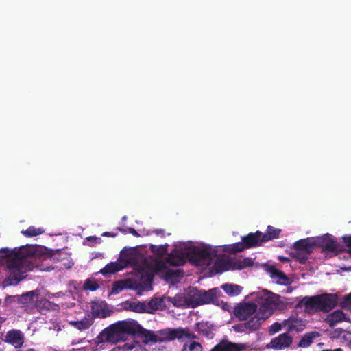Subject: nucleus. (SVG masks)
<instances>
[{
    "label": "nucleus",
    "mask_w": 351,
    "mask_h": 351,
    "mask_svg": "<svg viewBox=\"0 0 351 351\" xmlns=\"http://www.w3.org/2000/svg\"><path fill=\"white\" fill-rule=\"evenodd\" d=\"M37 256V246L25 245L19 248L0 250L2 263L5 265L9 274L8 281L10 285H17L23 278V274L32 269L30 259Z\"/></svg>",
    "instance_id": "nucleus-1"
},
{
    "label": "nucleus",
    "mask_w": 351,
    "mask_h": 351,
    "mask_svg": "<svg viewBox=\"0 0 351 351\" xmlns=\"http://www.w3.org/2000/svg\"><path fill=\"white\" fill-rule=\"evenodd\" d=\"M145 332L137 321L128 319L110 325L100 332L97 338L100 343H117L125 341L128 335H145Z\"/></svg>",
    "instance_id": "nucleus-2"
},
{
    "label": "nucleus",
    "mask_w": 351,
    "mask_h": 351,
    "mask_svg": "<svg viewBox=\"0 0 351 351\" xmlns=\"http://www.w3.org/2000/svg\"><path fill=\"white\" fill-rule=\"evenodd\" d=\"M339 302L336 293H322L313 296H305L299 302L298 305L304 307V311L308 314L317 313H328L335 308Z\"/></svg>",
    "instance_id": "nucleus-3"
},
{
    "label": "nucleus",
    "mask_w": 351,
    "mask_h": 351,
    "mask_svg": "<svg viewBox=\"0 0 351 351\" xmlns=\"http://www.w3.org/2000/svg\"><path fill=\"white\" fill-rule=\"evenodd\" d=\"M263 295L259 298L258 313L263 319H268L274 313V306L278 304L279 296L267 290L263 291Z\"/></svg>",
    "instance_id": "nucleus-4"
},
{
    "label": "nucleus",
    "mask_w": 351,
    "mask_h": 351,
    "mask_svg": "<svg viewBox=\"0 0 351 351\" xmlns=\"http://www.w3.org/2000/svg\"><path fill=\"white\" fill-rule=\"evenodd\" d=\"M188 261L193 265L199 266L205 261L209 262L212 254L209 249L193 247L187 250Z\"/></svg>",
    "instance_id": "nucleus-5"
},
{
    "label": "nucleus",
    "mask_w": 351,
    "mask_h": 351,
    "mask_svg": "<svg viewBox=\"0 0 351 351\" xmlns=\"http://www.w3.org/2000/svg\"><path fill=\"white\" fill-rule=\"evenodd\" d=\"M258 310L257 305L254 302L239 303L233 308V314L240 321L247 320Z\"/></svg>",
    "instance_id": "nucleus-6"
},
{
    "label": "nucleus",
    "mask_w": 351,
    "mask_h": 351,
    "mask_svg": "<svg viewBox=\"0 0 351 351\" xmlns=\"http://www.w3.org/2000/svg\"><path fill=\"white\" fill-rule=\"evenodd\" d=\"M315 247H321L324 252L337 254L338 243L329 234L314 238Z\"/></svg>",
    "instance_id": "nucleus-7"
},
{
    "label": "nucleus",
    "mask_w": 351,
    "mask_h": 351,
    "mask_svg": "<svg viewBox=\"0 0 351 351\" xmlns=\"http://www.w3.org/2000/svg\"><path fill=\"white\" fill-rule=\"evenodd\" d=\"M187 250L174 248L166 257V262L173 267L184 265L188 260Z\"/></svg>",
    "instance_id": "nucleus-8"
},
{
    "label": "nucleus",
    "mask_w": 351,
    "mask_h": 351,
    "mask_svg": "<svg viewBox=\"0 0 351 351\" xmlns=\"http://www.w3.org/2000/svg\"><path fill=\"white\" fill-rule=\"evenodd\" d=\"M247 347L244 343H237L228 339H222L210 351H243Z\"/></svg>",
    "instance_id": "nucleus-9"
},
{
    "label": "nucleus",
    "mask_w": 351,
    "mask_h": 351,
    "mask_svg": "<svg viewBox=\"0 0 351 351\" xmlns=\"http://www.w3.org/2000/svg\"><path fill=\"white\" fill-rule=\"evenodd\" d=\"M293 342V338L287 333H282L278 337L271 339L270 346L268 348H271L277 350H282L290 346Z\"/></svg>",
    "instance_id": "nucleus-10"
},
{
    "label": "nucleus",
    "mask_w": 351,
    "mask_h": 351,
    "mask_svg": "<svg viewBox=\"0 0 351 351\" xmlns=\"http://www.w3.org/2000/svg\"><path fill=\"white\" fill-rule=\"evenodd\" d=\"M266 270L269 274L270 277L275 280L277 284L282 285H288L291 284L289 278L285 274V273L278 269L274 265H267Z\"/></svg>",
    "instance_id": "nucleus-11"
},
{
    "label": "nucleus",
    "mask_w": 351,
    "mask_h": 351,
    "mask_svg": "<svg viewBox=\"0 0 351 351\" xmlns=\"http://www.w3.org/2000/svg\"><path fill=\"white\" fill-rule=\"evenodd\" d=\"M221 293L218 288H213L208 291L200 290V305L217 302Z\"/></svg>",
    "instance_id": "nucleus-12"
},
{
    "label": "nucleus",
    "mask_w": 351,
    "mask_h": 351,
    "mask_svg": "<svg viewBox=\"0 0 351 351\" xmlns=\"http://www.w3.org/2000/svg\"><path fill=\"white\" fill-rule=\"evenodd\" d=\"M159 341L167 342L181 339V328H166L158 332Z\"/></svg>",
    "instance_id": "nucleus-13"
},
{
    "label": "nucleus",
    "mask_w": 351,
    "mask_h": 351,
    "mask_svg": "<svg viewBox=\"0 0 351 351\" xmlns=\"http://www.w3.org/2000/svg\"><path fill=\"white\" fill-rule=\"evenodd\" d=\"M5 341L12 344L16 348H21L24 343V335L19 330H10L5 335Z\"/></svg>",
    "instance_id": "nucleus-14"
},
{
    "label": "nucleus",
    "mask_w": 351,
    "mask_h": 351,
    "mask_svg": "<svg viewBox=\"0 0 351 351\" xmlns=\"http://www.w3.org/2000/svg\"><path fill=\"white\" fill-rule=\"evenodd\" d=\"M262 240V232L259 230L254 233L250 232L242 237V241H244L247 249L261 245L264 243Z\"/></svg>",
    "instance_id": "nucleus-15"
},
{
    "label": "nucleus",
    "mask_w": 351,
    "mask_h": 351,
    "mask_svg": "<svg viewBox=\"0 0 351 351\" xmlns=\"http://www.w3.org/2000/svg\"><path fill=\"white\" fill-rule=\"evenodd\" d=\"M195 330L207 339H213L215 336V326L209 322H201L195 324Z\"/></svg>",
    "instance_id": "nucleus-16"
},
{
    "label": "nucleus",
    "mask_w": 351,
    "mask_h": 351,
    "mask_svg": "<svg viewBox=\"0 0 351 351\" xmlns=\"http://www.w3.org/2000/svg\"><path fill=\"white\" fill-rule=\"evenodd\" d=\"M315 247L314 238H307L305 239H300L295 242L293 245V249L300 252H304L307 254H311L313 248Z\"/></svg>",
    "instance_id": "nucleus-17"
},
{
    "label": "nucleus",
    "mask_w": 351,
    "mask_h": 351,
    "mask_svg": "<svg viewBox=\"0 0 351 351\" xmlns=\"http://www.w3.org/2000/svg\"><path fill=\"white\" fill-rule=\"evenodd\" d=\"M283 327L285 328L288 332H299L304 330L305 325L302 319L298 318H289L282 322Z\"/></svg>",
    "instance_id": "nucleus-18"
},
{
    "label": "nucleus",
    "mask_w": 351,
    "mask_h": 351,
    "mask_svg": "<svg viewBox=\"0 0 351 351\" xmlns=\"http://www.w3.org/2000/svg\"><path fill=\"white\" fill-rule=\"evenodd\" d=\"M213 269L216 273H222L228 270H236L234 259L219 260L215 263Z\"/></svg>",
    "instance_id": "nucleus-19"
},
{
    "label": "nucleus",
    "mask_w": 351,
    "mask_h": 351,
    "mask_svg": "<svg viewBox=\"0 0 351 351\" xmlns=\"http://www.w3.org/2000/svg\"><path fill=\"white\" fill-rule=\"evenodd\" d=\"M185 296L187 307L195 308L200 306V290L193 288Z\"/></svg>",
    "instance_id": "nucleus-20"
},
{
    "label": "nucleus",
    "mask_w": 351,
    "mask_h": 351,
    "mask_svg": "<svg viewBox=\"0 0 351 351\" xmlns=\"http://www.w3.org/2000/svg\"><path fill=\"white\" fill-rule=\"evenodd\" d=\"M347 321L346 314L341 310H336L334 312L328 314L325 319V322L328 324L330 327H334L337 324Z\"/></svg>",
    "instance_id": "nucleus-21"
},
{
    "label": "nucleus",
    "mask_w": 351,
    "mask_h": 351,
    "mask_svg": "<svg viewBox=\"0 0 351 351\" xmlns=\"http://www.w3.org/2000/svg\"><path fill=\"white\" fill-rule=\"evenodd\" d=\"M165 298H152L147 304V313H152L157 310H163L166 308L165 303Z\"/></svg>",
    "instance_id": "nucleus-22"
},
{
    "label": "nucleus",
    "mask_w": 351,
    "mask_h": 351,
    "mask_svg": "<svg viewBox=\"0 0 351 351\" xmlns=\"http://www.w3.org/2000/svg\"><path fill=\"white\" fill-rule=\"evenodd\" d=\"M125 308L126 310H130L131 311L138 313H147L149 311H147V304L145 302H128L127 301L125 304Z\"/></svg>",
    "instance_id": "nucleus-23"
},
{
    "label": "nucleus",
    "mask_w": 351,
    "mask_h": 351,
    "mask_svg": "<svg viewBox=\"0 0 351 351\" xmlns=\"http://www.w3.org/2000/svg\"><path fill=\"white\" fill-rule=\"evenodd\" d=\"M265 320H266V319H263L262 316L257 313L254 316L251 317L250 320L245 322L248 330L250 332H253L259 330Z\"/></svg>",
    "instance_id": "nucleus-24"
},
{
    "label": "nucleus",
    "mask_w": 351,
    "mask_h": 351,
    "mask_svg": "<svg viewBox=\"0 0 351 351\" xmlns=\"http://www.w3.org/2000/svg\"><path fill=\"white\" fill-rule=\"evenodd\" d=\"M281 229L276 228L272 226L269 225L265 233L262 232L263 240L264 243L269 241L277 239L279 237L281 232Z\"/></svg>",
    "instance_id": "nucleus-25"
},
{
    "label": "nucleus",
    "mask_w": 351,
    "mask_h": 351,
    "mask_svg": "<svg viewBox=\"0 0 351 351\" xmlns=\"http://www.w3.org/2000/svg\"><path fill=\"white\" fill-rule=\"evenodd\" d=\"M93 319L89 316L88 317H84L80 321H73L70 322L71 325L80 330H85L88 329L93 325Z\"/></svg>",
    "instance_id": "nucleus-26"
},
{
    "label": "nucleus",
    "mask_w": 351,
    "mask_h": 351,
    "mask_svg": "<svg viewBox=\"0 0 351 351\" xmlns=\"http://www.w3.org/2000/svg\"><path fill=\"white\" fill-rule=\"evenodd\" d=\"M221 289L230 296L238 295L241 293L243 287L234 284L225 283L221 285Z\"/></svg>",
    "instance_id": "nucleus-27"
},
{
    "label": "nucleus",
    "mask_w": 351,
    "mask_h": 351,
    "mask_svg": "<svg viewBox=\"0 0 351 351\" xmlns=\"http://www.w3.org/2000/svg\"><path fill=\"white\" fill-rule=\"evenodd\" d=\"M123 269V266L117 262H111L107 264L100 270V273L104 275L114 274Z\"/></svg>",
    "instance_id": "nucleus-28"
},
{
    "label": "nucleus",
    "mask_w": 351,
    "mask_h": 351,
    "mask_svg": "<svg viewBox=\"0 0 351 351\" xmlns=\"http://www.w3.org/2000/svg\"><path fill=\"white\" fill-rule=\"evenodd\" d=\"M167 299L169 302H171L174 306H187L186 296L184 293L176 294L174 297H167Z\"/></svg>",
    "instance_id": "nucleus-29"
},
{
    "label": "nucleus",
    "mask_w": 351,
    "mask_h": 351,
    "mask_svg": "<svg viewBox=\"0 0 351 351\" xmlns=\"http://www.w3.org/2000/svg\"><path fill=\"white\" fill-rule=\"evenodd\" d=\"M167 244L160 245L152 244L149 246V250L156 256L158 257L157 258H160L167 254Z\"/></svg>",
    "instance_id": "nucleus-30"
},
{
    "label": "nucleus",
    "mask_w": 351,
    "mask_h": 351,
    "mask_svg": "<svg viewBox=\"0 0 351 351\" xmlns=\"http://www.w3.org/2000/svg\"><path fill=\"white\" fill-rule=\"evenodd\" d=\"M317 336H318V333L315 332L306 333L302 337L298 343V346L302 348L309 346L313 343V339Z\"/></svg>",
    "instance_id": "nucleus-31"
},
{
    "label": "nucleus",
    "mask_w": 351,
    "mask_h": 351,
    "mask_svg": "<svg viewBox=\"0 0 351 351\" xmlns=\"http://www.w3.org/2000/svg\"><path fill=\"white\" fill-rule=\"evenodd\" d=\"M167 263L166 261H162L161 258L154 259L152 267V271L156 274L163 272L167 269Z\"/></svg>",
    "instance_id": "nucleus-32"
},
{
    "label": "nucleus",
    "mask_w": 351,
    "mask_h": 351,
    "mask_svg": "<svg viewBox=\"0 0 351 351\" xmlns=\"http://www.w3.org/2000/svg\"><path fill=\"white\" fill-rule=\"evenodd\" d=\"M45 232V230L43 228H36L34 226H29L25 230H22L21 233L27 237H32L42 234Z\"/></svg>",
    "instance_id": "nucleus-33"
},
{
    "label": "nucleus",
    "mask_w": 351,
    "mask_h": 351,
    "mask_svg": "<svg viewBox=\"0 0 351 351\" xmlns=\"http://www.w3.org/2000/svg\"><path fill=\"white\" fill-rule=\"evenodd\" d=\"M236 269L241 270L245 267L253 265L254 262L250 258H245L243 259H234Z\"/></svg>",
    "instance_id": "nucleus-34"
},
{
    "label": "nucleus",
    "mask_w": 351,
    "mask_h": 351,
    "mask_svg": "<svg viewBox=\"0 0 351 351\" xmlns=\"http://www.w3.org/2000/svg\"><path fill=\"white\" fill-rule=\"evenodd\" d=\"M309 254H307L304 252H300L298 250H294L291 252V256L293 258L298 261L300 264H304L307 260V256Z\"/></svg>",
    "instance_id": "nucleus-35"
},
{
    "label": "nucleus",
    "mask_w": 351,
    "mask_h": 351,
    "mask_svg": "<svg viewBox=\"0 0 351 351\" xmlns=\"http://www.w3.org/2000/svg\"><path fill=\"white\" fill-rule=\"evenodd\" d=\"M183 274L182 270H173V269H167L165 274L163 275V278L166 280L176 279L180 277Z\"/></svg>",
    "instance_id": "nucleus-36"
},
{
    "label": "nucleus",
    "mask_w": 351,
    "mask_h": 351,
    "mask_svg": "<svg viewBox=\"0 0 351 351\" xmlns=\"http://www.w3.org/2000/svg\"><path fill=\"white\" fill-rule=\"evenodd\" d=\"M99 288V285L95 280L87 279L83 285L84 290L95 291Z\"/></svg>",
    "instance_id": "nucleus-37"
},
{
    "label": "nucleus",
    "mask_w": 351,
    "mask_h": 351,
    "mask_svg": "<svg viewBox=\"0 0 351 351\" xmlns=\"http://www.w3.org/2000/svg\"><path fill=\"white\" fill-rule=\"evenodd\" d=\"M126 288V283L124 280L116 281L112 287L111 293L118 294L122 290Z\"/></svg>",
    "instance_id": "nucleus-38"
},
{
    "label": "nucleus",
    "mask_w": 351,
    "mask_h": 351,
    "mask_svg": "<svg viewBox=\"0 0 351 351\" xmlns=\"http://www.w3.org/2000/svg\"><path fill=\"white\" fill-rule=\"evenodd\" d=\"M247 249L245 247L244 241L235 243L231 245L230 252L231 253H237Z\"/></svg>",
    "instance_id": "nucleus-39"
},
{
    "label": "nucleus",
    "mask_w": 351,
    "mask_h": 351,
    "mask_svg": "<svg viewBox=\"0 0 351 351\" xmlns=\"http://www.w3.org/2000/svg\"><path fill=\"white\" fill-rule=\"evenodd\" d=\"M340 306L343 309L351 311V292L340 302Z\"/></svg>",
    "instance_id": "nucleus-40"
},
{
    "label": "nucleus",
    "mask_w": 351,
    "mask_h": 351,
    "mask_svg": "<svg viewBox=\"0 0 351 351\" xmlns=\"http://www.w3.org/2000/svg\"><path fill=\"white\" fill-rule=\"evenodd\" d=\"M233 330L237 332L250 333L246 322L235 324L232 326Z\"/></svg>",
    "instance_id": "nucleus-41"
},
{
    "label": "nucleus",
    "mask_w": 351,
    "mask_h": 351,
    "mask_svg": "<svg viewBox=\"0 0 351 351\" xmlns=\"http://www.w3.org/2000/svg\"><path fill=\"white\" fill-rule=\"evenodd\" d=\"M184 337L192 339H197V336L194 333L190 332L188 328H181V339Z\"/></svg>",
    "instance_id": "nucleus-42"
},
{
    "label": "nucleus",
    "mask_w": 351,
    "mask_h": 351,
    "mask_svg": "<svg viewBox=\"0 0 351 351\" xmlns=\"http://www.w3.org/2000/svg\"><path fill=\"white\" fill-rule=\"evenodd\" d=\"M189 351H203V347L199 342L192 341L188 346Z\"/></svg>",
    "instance_id": "nucleus-43"
},
{
    "label": "nucleus",
    "mask_w": 351,
    "mask_h": 351,
    "mask_svg": "<svg viewBox=\"0 0 351 351\" xmlns=\"http://www.w3.org/2000/svg\"><path fill=\"white\" fill-rule=\"evenodd\" d=\"M146 330V332H145V335H137L140 336V337H145L146 338H148L149 339V341H151L152 342L156 343V342L159 341V336H157L147 330Z\"/></svg>",
    "instance_id": "nucleus-44"
},
{
    "label": "nucleus",
    "mask_w": 351,
    "mask_h": 351,
    "mask_svg": "<svg viewBox=\"0 0 351 351\" xmlns=\"http://www.w3.org/2000/svg\"><path fill=\"white\" fill-rule=\"evenodd\" d=\"M282 327H283L282 323L280 324V323H278V322H275L274 324H273L271 325L270 331L272 333L277 332H278L279 330H281Z\"/></svg>",
    "instance_id": "nucleus-45"
},
{
    "label": "nucleus",
    "mask_w": 351,
    "mask_h": 351,
    "mask_svg": "<svg viewBox=\"0 0 351 351\" xmlns=\"http://www.w3.org/2000/svg\"><path fill=\"white\" fill-rule=\"evenodd\" d=\"M342 241L346 247L351 248V235H345L342 237ZM350 252H351V250Z\"/></svg>",
    "instance_id": "nucleus-46"
},
{
    "label": "nucleus",
    "mask_w": 351,
    "mask_h": 351,
    "mask_svg": "<svg viewBox=\"0 0 351 351\" xmlns=\"http://www.w3.org/2000/svg\"><path fill=\"white\" fill-rule=\"evenodd\" d=\"M343 339L351 346V331L346 332L343 335Z\"/></svg>",
    "instance_id": "nucleus-47"
},
{
    "label": "nucleus",
    "mask_w": 351,
    "mask_h": 351,
    "mask_svg": "<svg viewBox=\"0 0 351 351\" xmlns=\"http://www.w3.org/2000/svg\"><path fill=\"white\" fill-rule=\"evenodd\" d=\"M92 311H93V314L95 316H98V317H100L102 318H104L106 317V314L104 312L100 313V312L96 311L95 307L94 306L92 307Z\"/></svg>",
    "instance_id": "nucleus-48"
},
{
    "label": "nucleus",
    "mask_w": 351,
    "mask_h": 351,
    "mask_svg": "<svg viewBox=\"0 0 351 351\" xmlns=\"http://www.w3.org/2000/svg\"><path fill=\"white\" fill-rule=\"evenodd\" d=\"M86 240L88 241L99 242V243H100L101 241V238L97 237H95V236L88 237H86Z\"/></svg>",
    "instance_id": "nucleus-49"
},
{
    "label": "nucleus",
    "mask_w": 351,
    "mask_h": 351,
    "mask_svg": "<svg viewBox=\"0 0 351 351\" xmlns=\"http://www.w3.org/2000/svg\"><path fill=\"white\" fill-rule=\"evenodd\" d=\"M128 230L130 234H132L134 237H138L140 236L137 231L133 228H128Z\"/></svg>",
    "instance_id": "nucleus-50"
},
{
    "label": "nucleus",
    "mask_w": 351,
    "mask_h": 351,
    "mask_svg": "<svg viewBox=\"0 0 351 351\" xmlns=\"http://www.w3.org/2000/svg\"><path fill=\"white\" fill-rule=\"evenodd\" d=\"M101 236L114 237L116 236V234L110 232H104L101 234Z\"/></svg>",
    "instance_id": "nucleus-51"
},
{
    "label": "nucleus",
    "mask_w": 351,
    "mask_h": 351,
    "mask_svg": "<svg viewBox=\"0 0 351 351\" xmlns=\"http://www.w3.org/2000/svg\"><path fill=\"white\" fill-rule=\"evenodd\" d=\"M154 232L157 234V235H163L164 234V230L162 229H156L154 230Z\"/></svg>",
    "instance_id": "nucleus-52"
},
{
    "label": "nucleus",
    "mask_w": 351,
    "mask_h": 351,
    "mask_svg": "<svg viewBox=\"0 0 351 351\" xmlns=\"http://www.w3.org/2000/svg\"><path fill=\"white\" fill-rule=\"evenodd\" d=\"M279 259H280V261H282V262H287H287H289V261H290L289 258H287V257H282V256H280V257H279Z\"/></svg>",
    "instance_id": "nucleus-53"
},
{
    "label": "nucleus",
    "mask_w": 351,
    "mask_h": 351,
    "mask_svg": "<svg viewBox=\"0 0 351 351\" xmlns=\"http://www.w3.org/2000/svg\"><path fill=\"white\" fill-rule=\"evenodd\" d=\"M6 320V318L0 317V324H3Z\"/></svg>",
    "instance_id": "nucleus-54"
},
{
    "label": "nucleus",
    "mask_w": 351,
    "mask_h": 351,
    "mask_svg": "<svg viewBox=\"0 0 351 351\" xmlns=\"http://www.w3.org/2000/svg\"><path fill=\"white\" fill-rule=\"evenodd\" d=\"M186 347H187V345L186 343H184V346H183V348H182V351H185L186 349Z\"/></svg>",
    "instance_id": "nucleus-55"
},
{
    "label": "nucleus",
    "mask_w": 351,
    "mask_h": 351,
    "mask_svg": "<svg viewBox=\"0 0 351 351\" xmlns=\"http://www.w3.org/2000/svg\"><path fill=\"white\" fill-rule=\"evenodd\" d=\"M120 231L122 232L123 233L126 232V230L125 229H120Z\"/></svg>",
    "instance_id": "nucleus-56"
}]
</instances>
